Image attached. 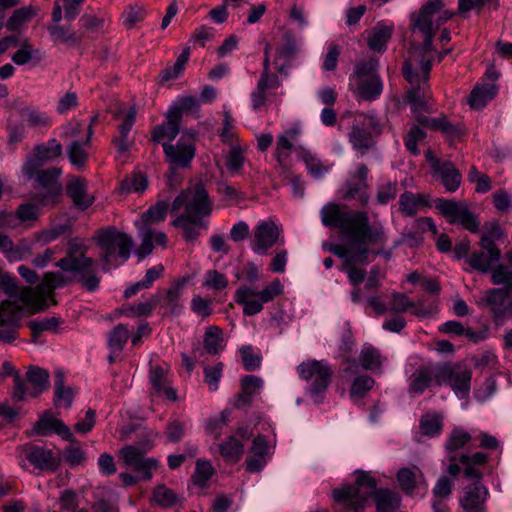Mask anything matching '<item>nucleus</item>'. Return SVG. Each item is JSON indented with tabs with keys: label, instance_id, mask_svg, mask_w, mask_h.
Wrapping results in <instances>:
<instances>
[{
	"label": "nucleus",
	"instance_id": "1",
	"mask_svg": "<svg viewBox=\"0 0 512 512\" xmlns=\"http://www.w3.org/2000/svg\"><path fill=\"white\" fill-rule=\"evenodd\" d=\"M321 218L325 226L338 228L351 247H358L355 252L342 244H331L327 248L330 253L344 259L343 263L353 259L368 264L369 249L364 244H384L387 240L383 227H372L366 212L342 210L336 204H329L322 208Z\"/></svg>",
	"mask_w": 512,
	"mask_h": 512
},
{
	"label": "nucleus",
	"instance_id": "2",
	"mask_svg": "<svg viewBox=\"0 0 512 512\" xmlns=\"http://www.w3.org/2000/svg\"><path fill=\"white\" fill-rule=\"evenodd\" d=\"M441 0H429L421 7L418 14L412 17L414 28L424 35L422 45H412L409 49V57L404 61L402 75L410 84L418 81V73L426 82L432 68L433 38L435 29L433 27V16L442 9Z\"/></svg>",
	"mask_w": 512,
	"mask_h": 512
},
{
	"label": "nucleus",
	"instance_id": "3",
	"mask_svg": "<svg viewBox=\"0 0 512 512\" xmlns=\"http://www.w3.org/2000/svg\"><path fill=\"white\" fill-rule=\"evenodd\" d=\"M181 209L184 211L172 221V225L182 228L185 241H194L200 235L201 229L208 228L205 218L213 210V202L202 183L187 187L174 199L171 211L177 212Z\"/></svg>",
	"mask_w": 512,
	"mask_h": 512
},
{
	"label": "nucleus",
	"instance_id": "4",
	"mask_svg": "<svg viewBox=\"0 0 512 512\" xmlns=\"http://www.w3.org/2000/svg\"><path fill=\"white\" fill-rule=\"evenodd\" d=\"M56 266L68 276L60 272H48L44 275L43 282L36 287V292L42 297L53 296V290L67 285L73 281L81 282L82 286L90 292L99 287V278L94 273V261L85 256L77 245H71L66 257L60 259Z\"/></svg>",
	"mask_w": 512,
	"mask_h": 512
},
{
	"label": "nucleus",
	"instance_id": "5",
	"mask_svg": "<svg viewBox=\"0 0 512 512\" xmlns=\"http://www.w3.org/2000/svg\"><path fill=\"white\" fill-rule=\"evenodd\" d=\"M333 498L347 509L358 512L364 509L366 501L374 496L377 512H394L400 507L401 496L389 489L376 490V481L369 473L357 471L354 485L333 490Z\"/></svg>",
	"mask_w": 512,
	"mask_h": 512
},
{
	"label": "nucleus",
	"instance_id": "6",
	"mask_svg": "<svg viewBox=\"0 0 512 512\" xmlns=\"http://www.w3.org/2000/svg\"><path fill=\"white\" fill-rule=\"evenodd\" d=\"M102 249L104 269L116 267L128 258V235L114 227L98 230L95 236Z\"/></svg>",
	"mask_w": 512,
	"mask_h": 512
},
{
	"label": "nucleus",
	"instance_id": "7",
	"mask_svg": "<svg viewBox=\"0 0 512 512\" xmlns=\"http://www.w3.org/2000/svg\"><path fill=\"white\" fill-rule=\"evenodd\" d=\"M282 284L275 280L261 291H255L248 286H241L235 293V301L243 306V313L247 316L255 315L262 311L263 304L271 302L282 293Z\"/></svg>",
	"mask_w": 512,
	"mask_h": 512
},
{
	"label": "nucleus",
	"instance_id": "8",
	"mask_svg": "<svg viewBox=\"0 0 512 512\" xmlns=\"http://www.w3.org/2000/svg\"><path fill=\"white\" fill-rule=\"evenodd\" d=\"M297 370L303 380L310 382L309 393L316 402H319L320 396L332 381V368L323 360L313 359L302 362Z\"/></svg>",
	"mask_w": 512,
	"mask_h": 512
},
{
	"label": "nucleus",
	"instance_id": "9",
	"mask_svg": "<svg viewBox=\"0 0 512 512\" xmlns=\"http://www.w3.org/2000/svg\"><path fill=\"white\" fill-rule=\"evenodd\" d=\"M61 173V169L56 167L38 171L36 174V192L33 200L42 206L55 204L62 191V186L59 182Z\"/></svg>",
	"mask_w": 512,
	"mask_h": 512
},
{
	"label": "nucleus",
	"instance_id": "10",
	"mask_svg": "<svg viewBox=\"0 0 512 512\" xmlns=\"http://www.w3.org/2000/svg\"><path fill=\"white\" fill-rule=\"evenodd\" d=\"M153 433L147 434V439L140 447L130 445V485L141 481L149 480L152 477V470L157 469L158 461L154 458H145L143 453L151 448Z\"/></svg>",
	"mask_w": 512,
	"mask_h": 512
},
{
	"label": "nucleus",
	"instance_id": "11",
	"mask_svg": "<svg viewBox=\"0 0 512 512\" xmlns=\"http://www.w3.org/2000/svg\"><path fill=\"white\" fill-rule=\"evenodd\" d=\"M435 207L451 224L460 223L465 229L472 233L478 231L479 221L476 219L475 215L469 211L465 202L437 198L435 200Z\"/></svg>",
	"mask_w": 512,
	"mask_h": 512
},
{
	"label": "nucleus",
	"instance_id": "12",
	"mask_svg": "<svg viewBox=\"0 0 512 512\" xmlns=\"http://www.w3.org/2000/svg\"><path fill=\"white\" fill-rule=\"evenodd\" d=\"M26 377L28 383L32 386L31 390L26 387L18 373L14 375L13 398L17 401L24 400L26 395L37 397L49 387V373L40 367L31 366L26 373Z\"/></svg>",
	"mask_w": 512,
	"mask_h": 512
},
{
	"label": "nucleus",
	"instance_id": "13",
	"mask_svg": "<svg viewBox=\"0 0 512 512\" xmlns=\"http://www.w3.org/2000/svg\"><path fill=\"white\" fill-rule=\"evenodd\" d=\"M440 379L442 384H449L460 398H466L470 392L472 371L462 364H441Z\"/></svg>",
	"mask_w": 512,
	"mask_h": 512
},
{
	"label": "nucleus",
	"instance_id": "14",
	"mask_svg": "<svg viewBox=\"0 0 512 512\" xmlns=\"http://www.w3.org/2000/svg\"><path fill=\"white\" fill-rule=\"evenodd\" d=\"M35 298V292L26 287L20 293V300H6L0 304V326L20 327L23 311Z\"/></svg>",
	"mask_w": 512,
	"mask_h": 512
},
{
	"label": "nucleus",
	"instance_id": "15",
	"mask_svg": "<svg viewBox=\"0 0 512 512\" xmlns=\"http://www.w3.org/2000/svg\"><path fill=\"white\" fill-rule=\"evenodd\" d=\"M488 496L489 491L482 481H475L463 488L460 506L463 512H487Z\"/></svg>",
	"mask_w": 512,
	"mask_h": 512
},
{
	"label": "nucleus",
	"instance_id": "16",
	"mask_svg": "<svg viewBox=\"0 0 512 512\" xmlns=\"http://www.w3.org/2000/svg\"><path fill=\"white\" fill-rule=\"evenodd\" d=\"M26 459L34 468L54 472L60 466L61 459L50 449L35 444L24 446Z\"/></svg>",
	"mask_w": 512,
	"mask_h": 512
},
{
	"label": "nucleus",
	"instance_id": "17",
	"mask_svg": "<svg viewBox=\"0 0 512 512\" xmlns=\"http://www.w3.org/2000/svg\"><path fill=\"white\" fill-rule=\"evenodd\" d=\"M367 129L375 131L377 134L381 132L378 122L373 117H366L362 126L353 125L349 133L350 142L354 149L364 155L371 149L375 142L370 132Z\"/></svg>",
	"mask_w": 512,
	"mask_h": 512
},
{
	"label": "nucleus",
	"instance_id": "18",
	"mask_svg": "<svg viewBox=\"0 0 512 512\" xmlns=\"http://www.w3.org/2000/svg\"><path fill=\"white\" fill-rule=\"evenodd\" d=\"M440 365H423L410 376L409 390L421 395L434 382L441 386Z\"/></svg>",
	"mask_w": 512,
	"mask_h": 512
},
{
	"label": "nucleus",
	"instance_id": "19",
	"mask_svg": "<svg viewBox=\"0 0 512 512\" xmlns=\"http://www.w3.org/2000/svg\"><path fill=\"white\" fill-rule=\"evenodd\" d=\"M280 230L274 221H263L254 229L252 249L256 253L266 254L277 243Z\"/></svg>",
	"mask_w": 512,
	"mask_h": 512
},
{
	"label": "nucleus",
	"instance_id": "20",
	"mask_svg": "<svg viewBox=\"0 0 512 512\" xmlns=\"http://www.w3.org/2000/svg\"><path fill=\"white\" fill-rule=\"evenodd\" d=\"M34 433L41 436H47L55 433L62 437V439L75 442V438L70 431V428L60 419L55 418L50 411H45L35 424Z\"/></svg>",
	"mask_w": 512,
	"mask_h": 512
},
{
	"label": "nucleus",
	"instance_id": "21",
	"mask_svg": "<svg viewBox=\"0 0 512 512\" xmlns=\"http://www.w3.org/2000/svg\"><path fill=\"white\" fill-rule=\"evenodd\" d=\"M162 146L168 162L175 168L189 167L195 156V147L191 142L179 140L176 145L163 143Z\"/></svg>",
	"mask_w": 512,
	"mask_h": 512
},
{
	"label": "nucleus",
	"instance_id": "22",
	"mask_svg": "<svg viewBox=\"0 0 512 512\" xmlns=\"http://www.w3.org/2000/svg\"><path fill=\"white\" fill-rule=\"evenodd\" d=\"M435 174L439 175L445 189L449 192L456 191L461 183V174L459 170L450 161H440L433 159L431 161Z\"/></svg>",
	"mask_w": 512,
	"mask_h": 512
},
{
	"label": "nucleus",
	"instance_id": "23",
	"mask_svg": "<svg viewBox=\"0 0 512 512\" xmlns=\"http://www.w3.org/2000/svg\"><path fill=\"white\" fill-rule=\"evenodd\" d=\"M94 131L87 129L86 138L84 140L74 139L66 148V153L70 163L77 169H83L89 158L87 147L91 145Z\"/></svg>",
	"mask_w": 512,
	"mask_h": 512
},
{
	"label": "nucleus",
	"instance_id": "24",
	"mask_svg": "<svg viewBox=\"0 0 512 512\" xmlns=\"http://www.w3.org/2000/svg\"><path fill=\"white\" fill-rule=\"evenodd\" d=\"M168 369L162 366L151 367L149 371V380L152 384L154 393L157 396H165L170 401L177 400V392L170 385L167 379Z\"/></svg>",
	"mask_w": 512,
	"mask_h": 512
},
{
	"label": "nucleus",
	"instance_id": "25",
	"mask_svg": "<svg viewBox=\"0 0 512 512\" xmlns=\"http://www.w3.org/2000/svg\"><path fill=\"white\" fill-rule=\"evenodd\" d=\"M180 122L179 112L177 110H169L166 123L153 128L152 140L157 143H160L164 138L170 141L174 140L180 132Z\"/></svg>",
	"mask_w": 512,
	"mask_h": 512
},
{
	"label": "nucleus",
	"instance_id": "26",
	"mask_svg": "<svg viewBox=\"0 0 512 512\" xmlns=\"http://www.w3.org/2000/svg\"><path fill=\"white\" fill-rule=\"evenodd\" d=\"M422 79V74L418 73V81L411 84V89L406 94V102L411 106V110L416 115L428 111L427 100L424 95V86L427 84Z\"/></svg>",
	"mask_w": 512,
	"mask_h": 512
},
{
	"label": "nucleus",
	"instance_id": "27",
	"mask_svg": "<svg viewBox=\"0 0 512 512\" xmlns=\"http://www.w3.org/2000/svg\"><path fill=\"white\" fill-rule=\"evenodd\" d=\"M64 381V372L61 369H57L55 371L53 403L56 407L63 404L65 408H70L74 399V391L71 387H65Z\"/></svg>",
	"mask_w": 512,
	"mask_h": 512
},
{
	"label": "nucleus",
	"instance_id": "28",
	"mask_svg": "<svg viewBox=\"0 0 512 512\" xmlns=\"http://www.w3.org/2000/svg\"><path fill=\"white\" fill-rule=\"evenodd\" d=\"M45 58V53L34 48L27 40L12 55V61L19 66L32 63L33 66L38 65Z\"/></svg>",
	"mask_w": 512,
	"mask_h": 512
},
{
	"label": "nucleus",
	"instance_id": "29",
	"mask_svg": "<svg viewBox=\"0 0 512 512\" xmlns=\"http://www.w3.org/2000/svg\"><path fill=\"white\" fill-rule=\"evenodd\" d=\"M497 94V87L494 84L476 85L470 93L468 103L473 109H481L487 102L492 100Z\"/></svg>",
	"mask_w": 512,
	"mask_h": 512
},
{
	"label": "nucleus",
	"instance_id": "30",
	"mask_svg": "<svg viewBox=\"0 0 512 512\" xmlns=\"http://www.w3.org/2000/svg\"><path fill=\"white\" fill-rule=\"evenodd\" d=\"M397 480L401 489L407 494L412 495L414 490L424 482V477L418 468H401L397 473Z\"/></svg>",
	"mask_w": 512,
	"mask_h": 512
},
{
	"label": "nucleus",
	"instance_id": "31",
	"mask_svg": "<svg viewBox=\"0 0 512 512\" xmlns=\"http://www.w3.org/2000/svg\"><path fill=\"white\" fill-rule=\"evenodd\" d=\"M66 193L73 203L81 209H87L93 202V198L86 192L85 182L79 178L72 180L68 184Z\"/></svg>",
	"mask_w": 512,
	"mask_h": 512
},
{
	"label": "nucleus",
	"instance_id": "32",
	"mask_svg": "<svg viewBox=\"0 0 512 512\" xmlns=\"http://www.w3.org/2000/svg\"><path fill=\"white\" fill-rule=\"evenodd\" d=\"M0 252H2L9 261L22 260L30 253L28 245L21 243L14 245L11 238L5 234L0 233Z\"/></svg>",
	"mask_w": 512,
	"mask_h": 512
},
{
	"label": "nucleus",
	"instance_id": "33",
	"mask_svg": "<svg viewBox=\"0 0 512 512\" xmlns=\"http://www.w3.org/2000/svg\"><path fill=\"white\" fill-rule=\"evenodd\" d=\"M203 346L209 355L220 353L224 349L222 329L215 325L207 327L203 337Z\"/></svg>",
	"mask_w": 512,
	"mask_h": 512
},
{
	"label": "nucleus",
	"instance_id": "34",
	"mask_svg": "<svg viewBox=\"0 0 512 512\" xmlns=\"http://www.w3.org/2000/svg\"><path fill=\"white\" fill-rule=\"evenodd\" d=\"M416 121L419 125L430 128L431 130L441 131L450 136L456 135L459 132V129L452 125L444 116L430 118L420 113L416 115Z\"/></svg>",
	"mask_w": 512,
	"mask_h": 512
},
{
	"label": "nucleus",
	"instance_id": "35",
	"mask_svg": "<svg viewBox=\"0 0 512 512\" xmlns=\"http://www.w3.org/2000/svg\"><path fill=\"white\" fill-rule=\"evenodd\" d=\"M169 204L165 201H158L155 205L151 206L141 216V221L136 222L138 228L149 227L151 224H156L165 220Z\"/></svg>",
	"mask_w": 512,
	"mask_h": 512
},
{
	"label": "nucleus",
	"instance_id": "36",
	"mask_svg": "<svg viewBox=\"0 0 512 512\" xmlns=\"http://www.w3.org/2000/svg\"><path fill=\"white\" fill-rule=\"evenodd\" d=\"M219 452L225 461L236 463L243 455L244 445L235 436H230L219 444Z\"/></svg>",
	"mask_w": 512,
	"mask_h": 512
},
{
	"label": "nucleus",
	"instance_id": "37",
	"mask_svg": "<svg viewBox=\"0 0 512 512\" xmlns=\"http://www.w3.org/2000/svg\"><path fill=\"white\" fill-rule=\"evenodd\" d=\"M427 204L428 201L424 195H416L408 191L401 194L399 200L400 211L407 216L415 215L420 207L426 206Z\"/></svg>",
	"mask_w": 512,
	"mask_h": 512
},
{
	"label": "nucleus",
	"instance_id": "38",
	"mask_svg": "<svg viewBox=\"0 0 512 512\" xmlns=\"http://www.w3.org/2000/svg\"><path fill=\"white\" fill-rule=\"evenodd\" d=\"M164 266L162 264H156L149 268L143 279L130 285V296L136 295L142 290L150 289L154 282L163 276Z\"/></svg>",
	"mask_w": 512,
	"mask_h": 512
},
{
	"label": "nucleus",
	"instance_id": "39",
	"mask_svg": "<svg viewBox=\"0 0 512 512\" xmlns=\"http://www.w3.org/2000/svg\"><path fill=\"white\" fill-rule=\"evenodd\" d=\"M128 115H125L122 123L119 125V135L113 138L117 155L116 159L121 164H125L128 159V140H127Z\"/></svg>",
	"mask_w": 512,
	"mask_h": 512
},
{
	"label": "nucleus",
	"instance_id": "40",
	"mask_svg": "<svg viewBox=\"0 0 512 512\" xmlns=\"http://www.w3.org/2000/svg\"><path fill=\"white\" fill-rule=\"evenodd\" d=\"M357 85L360 96L369 101L376 99L382 91V82L379 76L363 78L358 81Z\"/></svg>",
	"mask_w": 512,
	"mask_h": 512
},
{
	"label": "nucleus",
	"instance_id": "41",
	"mask_svg": "<svg viewBox=\"0 0 512 512\" xmlns=\"http://www.w3.org/2000/svg\"><path fill=\"white\" fill-rule=\"evenodd\" d=\"M392 37V29L387 26H377L372 30L368 38V46L371 50L383 52L386 50L388 41Z\"/></svg>",
	"mask_w": 512,
	"mask_h": 512
},
{
	"label": "nucleus",
	"instance_id": "42",
	"mask_svg": "<svg viewBox=\"0 0 512 512\" xmlns=\"http://www.w3.org/2000/svg\"><path fill=\"white\" fill-rule=\"evenodd\" d=\"M62 151L63 148L61 143L55 138L48 140L46 144L36 145L34 148L35 157L39 161L60 157L62 155Z\"/></svg>",
	"mask_w": 512,
	"mask_h": 512
},
{
	"label": "nucleus",
	"instance_id": "43",
	"mask_svg": "<svg viewBox=\"0 0 512 512\" xmlns=\"http://www.w3.org/2000/svg\"><path fill=\"white\" fill-rule=\"evenodd\" d=\"M54 42H63L70 45H79L82 41V36L76 32H71L64 26L58 24L49 25L47 28Z\"/></svg>",
	"mask_w": 512,
	"mask_h": 512
},
{
	"label": "nucleus",
	"instance_id": "44",
	"mask_svg": "<svg viewBox=\"0 0 512 512\" xmlns=\"http://www.w3.org/2000/svg\"><path fill=\"white\" fill-rule=\"evenodd\" d=\"M190 57V48L186 47L183 49L181 54L177 57L173 67H166L160 74L161 81L167 82L169 80L177 78L184 70Z\"/></svg>",
	"mask_w": 512,
	"mask_h": 512
},
{
	"label": "nucleus",
	"instance_id": "45",
	"mask_svg": "<svg viewBox=\"0 0 512 512\" xmlns=\"http://www.w3.org/2000/svg\"><path fill=\"white\" fill-rule=\"evenodd\" d=\"M152 499L162 508H170L180 502L177 494L163 484L155 487Z\"/></svg>",
	"mask_w": 512,
	"mask_h": 512
},
{
	"label": "nucleus",
	"instance_id": "46",
	"mask_svg": "<svg viewBox=\"0 0 512 512\" xmlns=\"http://www.w3.org/2000/svg\"><path fill=\"white\" fill-rule=\"evenodd\" d=\"M466 261L473 270L481 273H488L493 267V263H496L499 260L490 259V254L482 250L473 252Z\"/></svg>",
	"mask_w": 512,
	"mask_h": 512
},
{
	"label": "nucleus",
	"instance_id": "47",
	"mask_svg": "<svg viewBox=\"0 0 512 512\" xmlns=\"http://www.w3.org/2000/svg\"><path fill=\"white\" fill-rule=\"evenodd\" d=\"M60 324L57 317H45L35 319L28 322L27 326L32 332L33 341L35 342L40 334L44 331H55Z\"/></svg>",
	"mask_w": 512,
	"mask_h": 512
},
{
	"label": "nucleus",
	"instance_id": "48",
	"mask_svg": "<svg viewBox=\"0 0 512 512\" xmlns=\"http://www.w3.org/2000/svg\"><path fill=\"white\" fill-rule=\"evenodd\" d=\"M35 15V10L32 6H25L15 10L12 16L6 23V28L9 31H18L21 26L28 22Z\"/></svg>",
	"mask_w": 512,
	"mask_h": 512
},
{
	"label": "nucleus",
	"instance_id": "49",
	"mask_svg": "<svg viewBox=\"0 0 512 512\" xmlns=\"http://www.w3.org/2000/svg\"><path fill=\"white\" fill-rule=\"evenodd\" d=\"M489 272H491V282L494 285H502V288L512 291V270L509 267L498 264Z\"/></svg>",
	"mask_w": 512,
	"mask_h": 512
},
{
	"label": "nucleus",
	"instance_id": "50",
	"mask_svg": "<svg viewBox=\"0 0 512 512\" xmlns=\"http://www.w3.org/2000/svg\"><path fill=\"white\" fill-rule=\"evenodd\" d=\"M361 366L365 370H376L381 366V355L377 349L371 346L364 347L359 356Z\"/></svg>",
	"mask_w": 512,
	"mask_h": 512
},
{
	"label": "nucleus",
	"instance_id": "51",
	"mask_svg": "<svg viewBox=\"0 0 512 512\" xmlns=\"http://www.w3.org/2000/svg\"><path fill=\"white\" fill-rule=\"evenodd\" d=\"M128 340V330L123 324L117 325L109 334L108 346L113 352H121Z\"/></svg>",
	"mask_w": 512,
	"mask_h": 512
},
{
	"label": "nucleus",
	"instance_id": "52",
	"mask_svg": "<svg viewBox=\"0 0 512 512\" xmlns=\"http://www.w3.org/2000/svg\"><path fill=\"white\" fill-rule=\"evenodd\" d=\"M142 242L136 249L135 255L141 261L153 252V231L150 227L139 228Z\"/></svg>",
	"mask_w": 512,
	"mask_h": 512
},
{
	"label": "nucleus",
	"instance_id": "53",
	"mask_svg": "<svg viewBox=\"0 0 512 512\" xmlns=\"http://www.w3.org/2000/svg\"><path fill=\"white\" fill-rule=\"evenodd\" d=\"M421 432L429 437L440 434L442 429V421L438 415H423L420 420Z\"/></svg>",
	"mask_w": 512,
	"mask_h": 512
},
{
	"label": "nucleus",
	"instance_id": "54",
	"mask_svg": "<svg viewBox=\"0 0 512 512\" xmlns=\"http://www.w3.org/2000/svg\"><path fill=\"white\" fill-rule=\"evenodd\" d=\"M366 189L367 183H364V181H350L347 183V190L344 194V198L357 199L362 204H366L368 202Z\"/></svg>",
	"mask_w": 512,
	"mask_h": 512
},
{
	"label": "nucleus",
	"instance_id": "55",
	"mask_svg": "<svg viewBox=\"0 0 512 512\" xmlns=\"http://www.w3.org/2000/svg\"><path fill=\"white\" fill-rule=\"evenodd\" d=\"M374 379L368 375L356 377L350 388V396L352 398H362L374 386Z\"/></svg>",
	"mask_w": 512,
	"mask_h": 512
},
{
	"label": "nucleus",
	"instance_id": "56",
	"mask_svg": "<svg viewBox=\"0 0 512 512\" xmlns=\"http://www.w3.org/2000/svg\"><path fill=\"white\" fill-rule=\"evenodd\" d=\"M300 156L312 176L320 177L327 171L321 161L312 155L310 151L300 148Z\"/></svg>",
	"mask_w": 512,
	"mask_h": 512
},
{
	"label": "nucleus",
	"instance_id": "57",
	"mask_svg": "<svg viewBox=\"0 0 512 512\" xmlns=\"http://www.w3.org/2000/svg\"><path fill=\"white\" fill-rule=\"evenodd\" d=\"M19 289L17 279L8 274V273H0V290H2L5 294L10 297H15L17 300H20V293L24 290Z\"/></svg>",
	"mask_w": 512,
	"mask_h": 512
},
{
	"label": "nucleus",
	"instance_id": "58",
	"mask_svg": "<svg viewBox=\"0 0 512 512\" xmlns=\"http://www.w3.org/2000/svg\"><path fill=\"white\" fill-rule=\"evenodd\" d=\"M186 280L184 278L178 279L175 284L166 291L163 305L170 307V311L175 312L178 301L181 296V289L185 285Z\"/></svg>",
	"mask_w": 512,
	"mask_h": 512
},
{
	"label": "nucleus",
	"instance_id": "59",
	"mask_svg": "<svg viewBox=\"0 0 512 512\" xmlns=\"http://www.w3.org/2000/svg\"><path fill=\"white\" fill-rule=\"evenodd\" d=\"M213 472L214 469L208 461L198 460L193 475V482L200 487H204L213 475Z\"/></svg>",
	"mask_w": 512,
	"mask_h": 512
},
{
	"label": "nucleus",
	"instance_id": "60",
	"mask_svg": "<svg viewBox=\"0 0 512 512\" xmlns=\"http://www.w3.org/2000/svg\"><path fill=\"white\" fill-rule=\"evenodd\" d=\"M159 303V297L152 295L149 300L130 306V315L136 317H147L152 314Z\"/></svg>",
	"mask_w": 512,
	"mask_h": 512
},
{
	"label": "nucleus",
	"instance_id": "61",
	"mask_svg": "<svg viewBox=\"0 0 512 512\" xmlns=\"http://www.w3.org/2000/svg\"><path fill=\"white\" fill-rule=\"evenodd\" d=\"M471 440V435L462 429H454L446 443V449L454 452L462 448Z\"/></svg>",
	"mask_w": 512,
	"mask_h": 512
},
{
	"label": "nucleus",
	"instance_id": "62",
	"mask_svg": "<svg viewBox=\"0 0 512 512\" xmlns=\"http://www.w3.org/2000/svg\"><path fill=\"white\" fill-rule=\"evenodd\" d=\"M356 264H361L360 260L350 259L348 263H343L342 266V270L347 273L350 283L354 286L360 284L366 277V271L357 268Z\"/></svg>",
	"mask_w": 512,
	"mask_h": 512
},
{
	"label": "nucleus",
	"instance_id": "63",
	"mask_svg": "<svg viewBox=\"0 0 512 512\" xmlns=\"http://www.w3.org/2000/svg\"><path fill=\"white\" fill-rule=\"evenodd\" d=\"M71 443L72 445L65 448L63 458L71 467H75L85 462L86 454L79 446L74 445L75 442Z\"/></svg>",
	"mask_w": 512,
	"mask_h": 512
},
{
	"label": "nucleus",
	"instance_id": "64",
	"mask_svg": "<svg viewBox=\"0 0 512 512\" xmlns=\"http://www.w3.org/2000/svg\"><path fill=\"white\" fill-rule=\"evenodd\" d=\"M39 204L35 203H23L16 209V214L19 223L35 221L39 216Z\"/></svg>",
	"mask_w": 512,
	"mask_h": 512
}]
</instances>
